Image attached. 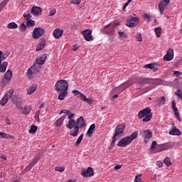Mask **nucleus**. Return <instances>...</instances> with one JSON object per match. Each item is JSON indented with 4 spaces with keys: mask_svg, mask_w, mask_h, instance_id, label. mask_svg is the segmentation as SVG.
<instances>
[{
    "mask_svg": "<svg viewBox=\"0 0 182 182\" xmlns=\"http://www.w3.org/2000/svg\"><path fill=\"white\" fill-rule=\"evenodd\" d=\"M139 133L137 131H136L131 135L122 138L117 144L118 147H126V146H129V144H130L133 140L137 139Z\"/></svg>",
    "mask_w": 182,
    "mask_h": 182,
    "instance_id": "nucleus-1",
    "label": "nucleus"
},
{
    "mask_svg": "<svg viewBox=\"0 0 182 182\" xmlns=\"http://www.w3.org/2000/svg\"><path fill=\"white\" fill-rule=\"evenodd\" d=\"M124 129H126V124H119L116 127L115 133L112 137L111 146H114L116 140H119V139L123 136V133H124Z\"/></svg>",
    "mask_w": 182,
    "mask_h": 182,
    "instance_id": "nucleus-2",
    "label": "nucleus"
},
{
    "mask_svg": "<svg viewBox=\"0 0 182 182\" xmlns=\"http://www.w3.org/2000/svg\"><path fill=\"white\" fill-rule=\"evenodd\" d=\"M156 80H159V85H167V82L161 80H159L157 78H149V77H139L138 78L139 83L140 86L143 87V86H146V85H155Z\"/></svg>",
    "mask_w": 182,
    "mask_h": 182,
    "instance_id": "nucleus-3",
    "label": "nucleus"
},
{
    "mask_svg": "<svg viewBox=\"0 0 182 182\" xmlns=\"http://www.w3.org/2000/svg\"><path fill=\"white\" fill-rule=\"evenodd\" d=\"M139 119H142V122H150L151 120V118L153 117V113H151V109L150 107H146L141 111H139L138 114Z\"/></svg>",
    "mask_w": 182,
    "mask_h": 182,
    "instance_id": "nucleus-4",
    "label": "nucleus"
},
{
    "mask_svg": "<svg viewBox=\"0 0 182 182\" xmlns=\"http://www.w3.org/2000/svg\"><path fill=\"white\" fill-rule=\"evenodd\" d=\"M69 89V82L66 80H60L55 85V90L57 92H64L66 93Z\"/></svg>",
    "mask_w": 182,
    "mask_h": 182,
    "instance_id": "nucleus-5",
    "label": "nucleus"
},
{
    "mask_svg": "<svg viewBox=\"0 0 182 182\" xmlns=\"http://www.w3.org/2000/svg\"><path fill=\"white\" fill-rule=\"evenodd\" d=\"M112 26L111 23L107 24L104 27L101 28V32L104 33V35H114V32H116V29L117 28H115L114 26Z\"/></svg>",
    "mask_w": 182,
    "mask_h": 182,
    "instance_id": "nucleus-6",
    "label": "nucleus"
},
{
    "mask_svg": "<svg viewBox=\"0 0 182 182\" xmlns=\"http://www.w3.org/2000/svg\"><path fill=\"white\" fill-rule=\"evenodd\" d=\"M43 33H45V29L41 27L35 28L33 31V39H39V38H41Z\"/></svg>",
    "mask_w": 182,
    "mask_h": 182,
    "instance_id": "nucleus-7",
    "label": "nucleus"
},
{
    "mask_svg": "<svg viewBox=\"0 0 182 182\" xmlns=\"http://www.w3.org/2000/svg\"><path fill=\"white\" fill-rule=\"evenodd\" d=\"M138 23H139V18L134 17L133 16H130L128 18L127 25L129 28H134L137 26Z\"/></svg>",
    "mask_w": 182,
    "mask_h": 182,
    "instance_id": "nucleus-8",
    "label": "nucleus"
},
{
    "mask_svg": "<svg viewBox=\"0 0 182 182\" xmlns=\"http://www.w3.org/2000/svg\"><path fill=\"white\" fill-rule=\"evenodd\" d=\"M172 147L173 146H171V144L170 143L158 145L154 153H160L161 151H164V150L171 149Z\"/></svg>",
    "mask_w": 182,
    "mask_h": 182,
    "instance_id": "nucleus-9",
    "label": "nucleus"
},
{
    "mask_svg": "<svg viewBox=\"0 0 182 182\" xmlns=\"http://www.w3.org/2000/svg\"><path fill=\"white\" fill-rule=\"evenodd\" d=\"M95 175V171H93V168L88 167L86 171L82 169L81 171V176L84 178L92 177V176Z\"/></svg>",
    "mask_w": 182,
    "mask_h": 182,
    "instance_id": "nucleus-10",
    "label": "nucleus"
},
{
    "mask_svg": "<svg viewBox=\"0 0 182 182\" xmlns=\"http://www.w3.org/2000/svg\"><path fill=\"white\" fill-rule=\"evenodd\" d=\"M82 33L85 41H93V36H92V30H89V29L84 30L82 31Z\"/></svg>",
    "mask_w": 182,
    "mask_h": 182,
    "instance_id": "nucleus-11",
    "label": "nucleus"
},
{
    "mask_svg": "<svg viewBox=\"0 0 182 182\" xmlns=\"http://www.w3.org/2000/svg\"><path fill=\"white\" fill-rule=\"evenodd\" d=\"M174 58V50L173 49L169 48L167 51L166 55L164 57V60L170 61Z\"/></svg>",
    "mask_w": 182,
    "mask_h": 182,
    "instance_id": "nucleus-12",
    "label": "nucleus"
},
{
    "mask_svg": "<svg viewBox=\"0 0 182 182\" xmlns=\"http://www.w3.org/2000/svg\"><path fill=\"white\" fill-rule=\"evenodd\" d=\"M77 127L82 129V127H85L86 126V123L85 122V118L83 117H80L76 121V125Z\"/></svg>",
    "mask_w": 182,
    "mask_h": 182,
    "instance_id": "nucleus-13",
    "label": "nucleus"
},
{
    "mask_svg": "<svg viewBox=\"0 0 182 182\" xmlns=\"http://www.w3.org/2000/svg\"><path fill=\"white\" fill-rule=\"evenodd\" d=\"M145 69H151L154 70H157L159 69V65L157 64V63H152L149 64H146L144 66Z\"/></svg>",
    "mask_w": 182,
    "mask_h": 182,
    "instance_id": "nucleus-14",
    "label": "nucleus"
},
{
    "mask_svg": "<svg viewBox=\"0 0 182 182\" xmlns=\"http://www.w3.org/2000/svg\"><path fill=\"white\" fill-rule=\"evenodd\" d=\"M41 13H42V9L38 6H33L31 11V14H32L33 15H35L36 16H38V15H39Z\"/></svg>",
    "mask_w": 182,
    "mask_h": 182,
    "instance_id": "nucleus-15",
    "label": "nucleus"
},
{
    "mask_svg": "<svg viewBox=\"0 0 182 182\" xmlns=\"http://www.w3.org/2000/svg\"><path fill=\"white\" fill-rule=\"evenodd\" d=\"M141 133L147 140H150L153 137V133L149 129L142 130Z\"/></svg>",
    "mask_w": 182,
    "mask_h": 182,
    "instance_id": "nucleus-16",
    "label": "nucleus"
},
{
    "mask_svg": "<svg viewBox=\"0 0 182 182\" xmlns=\"http://www.w3.org/2000/svg\"><path fill=\"white\" fill-rule=\"evenodd\" d=\"M62 35H63V30H62V29L56 28L53 31V36L56 39H59V38H60L62 36Z\"/></svg>",
    "mask_w": 182,
    "mask_h": 182,
    "instance_id": "nucleus-17",
    "label": "nucleus"
},
{
    "mask_svg": "<svg viewBox=\"0 0 182 182\" xmlns=\"http://www.w3.org/2000/svg\"><path fill=\"white\" fill-rule=\"evenodd\" d=\"M169 134H171V136H181V131H180V129H178L176 127H174L169 132Z\"/></svg>",
    "mask_w": 182,
    "mask_h": 182,
    "instance_id": "nucleus-18",
    "label": "nucleus"
},
{
    "mask_svg": "<svg viewBox=\"0 0 182 182\" xmlns=\"http://www.w3.org/2000/svg\"><path fill=\"white\" fill-rule=\"evenodd\" d=\"M47 54H43L40 58L36 59L38 65H43L46 60Z\"/></svg>",
    "mask_w": 182,
    "mask_h": 182,
    "instance_id": "nucleus-19",
    "label": "nucleus"
},
{
    "mask_svg": "<svg viewBox=\"0 0 182 182\" xmlns=\"http://www.w3.org/2000/svg\"><path fill=\"white\" fill-rule=\"evenodd\" d=\"M35 72H36V67L35 66H31L27 72V76L29 79H31V77H32L33 76V73H35Z\"/></svg>",
    "mask_w": 182,
    "mask_h": 182,
    "instance_id": "nucleus-20",
    "label": "nucleus"
},
{
    "mask_svg": "<svg viewBox=\"0 0 182 182\" xmlns=\"http://www.w3.org/2000/svg\"><path fill=\"white\" fill-rule=\"evenodd\" d=\"M95 129H96V125L95 124H92L90 126V127L87 132V137L92 136V134H93V132H95Z\"/></svg>",
    "mask_w": 182,
    "mask_h": 182,
    "instance_id": "nucleus-21",
    "label": "nucleus"
},
{
    "mask_svg": "<svg viewBox=\"0 0 182 182\" xmlns=\"http://www.w3.org/2000/svg\"><path fill=\"white\" fill-rule=\"evenodd\" d=\"M46 46V41L45 40L42 41L39 44H38L37 48L36 49V52H39L43 49Z\"/></svg>",
    "mask_w": 182,
    "mask_h": 182,
    "instance_id": "nucleus-22",
    "label": "nucleus"
},
{
    "mask_svg": "<svg viewBox=\"0 0 182 182\" xmlns=\"http://www.w3.org/2000/svg\"><path fill=\"white\" fill-rule=\"evenodd\" d=\"M65 117H66V115H64L55 121V124L56 127H59L62 126V123H63V122L65 121Z\"/></svg>",
    "mask_w": 182,
    "mask_h": 182,
    "instance_id": "nucleus-23",
    "label": "nucleus"
},
{
    "mask_svg": "<svg viewBox=\"0 0 182 182\" xmlns=\"http://www.w3.org/2000/svg\"><path fill=\"white\" fill-rule=\"evenodd\" d=\"M167 6V4L163 3L162 1H161L159 4V9L160 11V14L163 15L164 10L166 9V7Z\"/></svg>",
    "mask_w": 182,
    "mask_h": 182,
    "instance_id": "nucleus-24",
    "label": "nucleus"
},
{
    "mask_svg": "<svg viewBox=\"0 0 182 182\" xmlns=\"http://www.w3.org/2000/svg\"><path fill=\"white\" fill-rule=\"evenodd\" d=\"M79 127L75 126L73 131L70 132V136H73V137H76L79 134Z\"/></svg>",
    "mask_w": 182,
    "mask_h": 182,
    "instance_id": "nucleus-25",
    "label": "nucleus"
},
{
    "mask_svg": "<svg viewBox=\"0 0 182 182\" xmlns=\"http://www.w3.org/2000/svg\"><path fill=\"white\" fill-rule=\"evenodd\" d=\"M37 88L38 85H36V84H33L32 85H31L28 89V95H32V93H33Z\"/></svg>",
    "mask_w": 182,
    "mask_h": 182,
    "instance_id": "nucleus-26",
    "label": "nucleus"
},
{
    "mask_svg": "<svg viewBox=\"0 0 182 182\" xmlns=\"http://www.w3.org/2000/svg\"><path fill=\"white\" fill-rule=\"evenodd\" d=\"M9 99L11 98L9 97H7L6 95H5L0 101L1 106H5V105L8 103Z\"/></svg>",
    "mask_w": 182,
    "mask_h": 182,
    "instance_id": "nucleus-27",
    "label": "nucleus"
},
{
    "mask_svg": "<svg viewBox=\"0 0 182 182\" xmlns=\"http://www.w3.org/2000/svg\"><path fill=\"white\" fill-rule=\"evenodd\" d=\"M76 125V120L75 119H70L68 121V124H67V127L70 129H73L75 127Z\"/></svg>",
    "mask_w": 182,
    "mask_h": 182,
    "instance_id": "nucleus-28",
    "label": "nucleus"
},
{
    "mask_svg": "<svg viewBox=\"0 0 182 182\" xmlns=\"http://www.w3.org/2000/svg\"><path fill=\"white\" fill-rule=\"evenodd\" d=\"M6 68H8V62H4L2 64H0V73H4V72H6Z\"/></svg>",
    "mask_w": 182,
    "mask_h": 182,
    "instance_id": "nucleus-29",
    "label": "nucleus"
},
{
    "mask_svg": "<svg viewBox=\"0 0 182 182\" xmlns=\"http://www.w3.org/2000/svg\"><path fill=\"white\" fill-rule=\"evenodd\" d=\"M4 78L8 79L9 80H12V71L11 70H8L4 75Z\"/></svg>",
    "mask_w": 182,
    "mask_h": 182,
    "instance_id": "nucleus-30",
    "label": "nucleus"
},
{
    "mask_svg": "<svg viewBox=\"0 0 182 182\" xmlns=\"http://www.w3.org/2000/svg\"><path fill=\"white\" fill-rule=\"evenodd\" d=\"M60 94L58 95V100H65V97L68 96V91L65 92V91L59 92Z\"/></svg>",
    "mask_w": 182,
    "mask_h": 182,
    "instance_id": "nucleus-31",
    "label": "nucleus"
},
{
    "mask_svg": "<svg viewBox=\"0 0 182 182\" xmlns=\"http://www.w3.org/2000/svg\"><path fill=\"white\" fill-rule=\"evenodd\" d=\"M81 100H82V102H86V103H87L88 105H92V103H93V102L92 101V99H87V97H86L85 96V95L82 94L81 98Z\"/></svg>",
    "mask_w": 182,
    "mask_h": 182,
    "instance_id": "nucleus-32",
    "label": "nucleus"
},
{
    "mask_svg": "<svg viewBox=\"0 0 182 182\" xmlns=\"http://www.w3.org/2000/svg\"><path fill=\"white\" fill-rule=\"evenodd\" d=\"M117 33L119 39H122V38H127V34H126V33L124 31H122V30H118Z\"/></svg>",
    "mask_w": 182,
    "mask_h": 182,
    "instance_id": "nucleus-33",
    "label": "nucleus"
},
{
    "mask_svg": "<svg viewBox=\"0 0 182 182\" xmlns=\"http://www.w3.org/2000/svg\"><path fill=\"white\" fill-rule=\"evenodd\" d=\"M166 103V97H161L157 100L158 106H163Z\"/></svg>",
    "mask_w": 182,
    "mask_h": 182,
    "instance_id": "nucleus-34",
    "label": "nucleus"
},
{
    "mask_svg": "<svg viewBox=\"0 0 182 182\" xmlns=\"http://www.w3.org/2000/svg\"><path fill=\"white\" fill-rule=\"evenodd\" d=\"M8 29H16L18 28V24L15 22H11L7 25Z\"/></svg>",
    "mask_w": 182,
    "mask_h": 182,
    "instance_id": "nucleus-35",
    "label": "nucleus"
},
{
    "mask_svg": "<svg viewBox=\"0 0 182 182\" xmlns=\"http://www.w3.org/2000/svg\"><path fill=\"white\" fill-rule=\"evenodd\" d=\"M37 130H38V127L35 125H31V129L28 131V133H30L31 134H35Z\"/></svg>",
    "mask_w": 182,
    "mask_h": 182,
    "instance_id": "nucleus-36",
    "label": "nucleus"
},
{
    "mask_svg": "<svg viewBox=\"0 0 182 182\" xmlns=\"http://www.w3.org/2000/svg\"><path fill=\"white\" fill-rule=\"evenodd\" d=\"M154 32L158 38H160V36H161L162 30L161 27L156 28L154 29Z\"/></svg>",
    "mask_w": 182,
    "mask_h": 182,
    "instance_id": "nucleus-37",
    "label": "nucleus"
},
{
    "mask_svg": "<svg viewBox=\"0 0 182 182\" xmlns=\"http://www.w3.org/2000/svg\"><path fill=\"white\" fill-rule=\"evenodd\" d=\"M12 136L5 132H0V139H11Z\"/></svg>",
    "mask_w": 182,
    "mask_h": 182,
    "instance_id": "nucleus-38",
    "label": "nucleus"
},
{
    "mask_svg": "<svg viewBox=\"0 0 182 182\" xmlns=\"http://www.w3.org/2000/svg\"><path fill=\"white\" fill-rule=\"evenodd\" d=\"M82 140H83V134H82L77 139V141L75 143L74 146L77 147L80 143H82Z\"/></svg>",
    "mask_w": 182,
    "mask_h": 182,
    "instance_id": "nucleus-39",
    "label": "nucleus"
},
{
    "mask_svg": "<svg viewBox=\"0 0 182 182\" xmlns=\"http://www.w3.org/2000/svg\"><path fill=\"white\" fill-rule=\"evenodd\" d=\"M164 163L167 167H170V166H171V159H170L168 156H166L164 160Z\"/></svg>",
    "mask_w": 182,
    "mask_h": 182,
    "instance_id": "nucleus-40",
    "label": "nucleus"
},
{
    "mask_svg": "<svg viewBox=\"0 0 182 182\" xmlns=\"http://www.w3.org/2000/svg\"><path fill=\"white\" fill-rule=\"evenodd\" d=\"M9 82H11V80L4 77L3 80L1 82V85L6 86V85H9Z\"/></svg>",
    "mask_w": 182,
    "mask_h": 182,
    "instance_id": "nucleus-41",
    "label": "nucleus"
},
{
    "mask_svg": "<svg viewBox=\"0 0 182 182\" xmlns=\"http://www.w3.org/2000/svg\"><path fill=\"white\" fill-rule=\"evenodd\" d=\"M158 146L159 145L157 144V141H154L150 146V149L151 150H154V151H156V149L157 148Z\"/></svg>",
    "mask_w": 182,
    "mask_h": 182,
    "instance_id": "nucleus-42",
    "label": "nucleus"
},
{
    "mask_svg": "<svg viewBox=\"0 0 182 182\" xmlns=\"http://www.w3.org/2000/svg\"><path fill=\"white\" fill-rule=\"evenodd\" d=\"M31 110H32V108L31 107V106L25 107L23 110L24 114H28V113H31Z\"/></svg>",
    "mask_w": 182,
    "mask_h": 182,
    "instance_id": "nucleus-43",
    "label": "nucleus"
},
{
    "mask_svg": "<svg viewBox=\"0 0 182 182\" xmlns=\"http://www.w3.org/2000/svg\"><path fill=\"white\" fill-rule=\"evenodd\" d=\"M26 26L27 27L35 26V21H33L32 19L28 20V21L26 22Z\"/></svg>",
    "mask_w": 182,
    "mask_h": 182,
    "instance_id": "nucleus-44",
    "label": "nucleus"
},
{
    "mask_svg": "<svg viewBox=\"0 0 182 182\" xmlns=\"http://www.w3.org/2000/svg\"><path fill=\"white\" fill-rule=\"evenodd\" d=\"M73 93H74L75 96H77V97H80V99H81L83 95V94L78 90H73Z\"/></svg>",
    "mask_w": 182,
    "mask_h": 182,
    "instance_id": "nucleus-45",
    "label": "nucleus"
},
{
    "mask_svg": "<svg viewBox=\"0 0 182 182\" xmlns=\"http://www.w3.org/2000/svg\"><path fill=\"white\" fill-rule=\"evenodd\" d=\"M173 112L176 119H178L179 122H181V117H180V112H178V109H177L176 110H173Z\"/></svg>",
    "mask_w": 182,
    "mask_h": 182,
    "instance_id": "nucleus-46",
    "label": "nucleus"
},
{
    "mask_svg": "<svg viewBox=\"0 0 182 182\" xmlns=\"http://www.w3.org/2000/svg\"><path fill=\"white\" fill-rule=\"evenodd\" d=\"M14 92L15 91L14 90V89H10L8 91V92L6 94V95L11 99V97H12V95H14Z\"/></svg>",
    "mask_w": 182,
    "mask_h": 182,
    "instance_id": "nucleus-47",
    "label": "nucleus"
},
{
    "mask_svg": "<svg viewBox=\"0 0 182 182\" xmlns=\"http://www.w3.org/2000/svg\"><path fill=\"white\" fill-rule=\"evenodd\" d=\"M9 0H4L0 4V9L2 10L5 8L6 4H8Z\"/></svg>",
    "mask_w": 182,
    "mask_h": 182,
    "instance_id": "nucleus-48",
    "label": "nucleus"
},
{
    "mask_svg": "<svg viewBox=\"0 0 182 182\" xmlns=\"http://www.w3.org/2000/svg\"><path fill=\"white\" fill-rule=\"evenodd\" d=\"M33 167V166L30 163L27 167H26L24 168V172L25 173H28V171H29L30 170H32V168Z\"/></svg>",
    "mask_w": 182,
    "mask_h": 182,
    "instance_id": "nucleus-49",
    "label": "nucleus"
},
{
    "mask_svg": "<svg viewBox=\"0 0 182 182\" xmlns=\"http://www.w3.org/2000/svg\"><path fill=\"white\" fill-rule=\"evenodd\" d=\"M134 182H144L143 181H141V174L136 176Z\"/></svg>",
    "mask_w": 182,
    "mask_h": 182,
    "instance_id": "nucleus-50",
    "label": "nucleus"
},
{
    "mask_svg": "<svg viewBox=\"0 0 182 182\" xmlns=\"http://www.w3.org/2000/svg\"><path fill=\"white\" fill-rule=\"evenodd\" d=\"M175 95L178 96V99H181L182 100V92L181 90H177L176 92H175Z\"/></svg>",
    "mask_w": 182,
    "mask_h": 182,
    "instance_id": "nucleus-51",
    "label": "nucleus"
},
{
    "mask_svg": "<svg viewBox=\"0 0 182 182\" xmlns=\"http://www.w3.org/2000/svg\"><path fill=\"white\" fill-rule=\"evenodd\" d=\"M136 41H138L139 42H141L143 41V38L141 37V33H138L136 36Z\"/></svg>",
    "mask_w": 182,
    "mask_h": 182,
    "instance_id": "nucleus-52",
    "label": "nucleus"
},
{
    "mask_svg": "<svg viewBox=\"0 0 182 182\" xmlns=\"http://www.w3.org/2000/svg\"><path fill=\"white\" fill-rule=\"evenodd\" d=\"M23 16L25 18L26 21H29V19H31V18H32V15H31V14H24L23 15Z\"/></svg>",
    "mask_w": 182,
    "mask_h": 182,
    "instance_id": "nucleus-53",
    "label": "nucleus"
},
{
    "mask_svg": "<svg viewBox=\"0 0 182 182\" xmlns=\"http://www.w3.org/2000/svg\"><path fill=\"white\" fill-rule=\"evenodd\" d=\"M55 171H60V173H63V171H65V167L56 166Z\"/></svg>",
    "mask_w": 182,
    "mask_h": 182,
    "instance_id": "nucleus-54",
    "label": "nucleus"
},
{
    "mask_svg": "<svg viewBox=\"0 0 182 182\" xmlns=\"http://www.w3.org/2000/svg\"><path fill=\"white\" fill-rule=\"evenodd\" d=\"M144 18L146 19V22H150L151 20V16L147 14H144Z\"/></svg>",
    "mask_w": 182,
    "mask_h": 182,
    "instance_id": "nucleus-55",
    "label": "nucleus"
},
{
    "mask_svg": "<svg viewBox=\"0 0 182 182\" xmlns=\"http://www.w3.org/2000/svg\"><path fill=\"white\" fill-rule=\"evenodd\" d=\"M171 108H172L173 110H175V111H176L177 109H178V108H177V107L176 106V101H174V100L172 101Z\"/></svg>",
    "mask_w": 182,
    "mask_h": 182,
    "instance_id": "nucleus-56",
    "label": "nucleus"
},
{
    "mask_svg": "<svg viewBox=\"0 0 182 182\" xmlns=\"http://www.w3.org/2000/svg\"><path fill=\"white\" fill-rule=\"evenodd\" d=\"M38 161H39V158H34L33 159V161L31 162V164L33 165V166H35V164H36V163H38Z\"/></svg>",
    "mask_w": 182,
    "mask_h": 182,
    "instance_id": "nucleus-57",
    "label": "nucleus"
},
{
    "mask_svg": "<svg viewBox=\"0 0 182 182\" xmlns=\"http://www.w3.org/2000/svg\"><path fill=\"white\" fill-rule=\"evenodd\" d=\"M62 113H65L66 114H68V116H69V114H70V111L68 109H63L60 111V114H62Z\"/></svg>",
    "mask_w": 182,
    "mask_h": 182,
    "instance_id": "nucleus-58",
    "label": "nucleus"
},
{
    "mask_svg": "<svg viewBox=\"0 0 182 182\" xmlns=\"http://www.w3.org/2000/svg\"><path fill=\"white\" fill-rule=\"evenodd\" d=\"M132 2V0H128L124 5L123 6V11H124L126 9V8H127V6H129V4Z\"/></svg>",
    "mask_w": 182,
    "mask_h": 182,
    "instance_id": "nucleus-59",
    "label": "nucleus"
},
{
    "mask_svg": "<svg viewBox=\"0 0 182 182\" xmlns=\"http://www.w3.org/2000/svg\"><path fill=\"white\" fill-rule=\"evenodd\" d=\"M21 31H26V25L24 23H21L20 26Z\"/></svg>",
    "mask_w": 182,
    "mask_h": 182,
    "instance_id": "nucleus-60",
    "label": "nucleus"
},
{
    "mask_svg": "<svg viewBox=\"0 0 182 182\" xmlns=\"http://www.w3.org/2000/svg\"><path fill=\"white\" fill-rule=\"evenodd\" d=\"M11 55L9 52H6L4 54H2L1 58L5 60L6 58H8Z\"/></svg>",
    "mask_w": 182,
    "mask_h": 182,
    "instance_id": "nucleus-61",
    "label": "nucleus"
},
{
    "mask_svg": "<svg viewBox=\"0 0 182 182\" xmlns=\"http://www.w3.org/2000/svg\"><path fill=\"white\" fill-rule=\"evenodd\" d=\"M81 0H71L72 4L74 5H79L80 4Z\"/></svg>",
    "mask_w": 182,
    "mask_h": 182,
    "instance_id": "nucleus-62",
    "label": "nucleus"
},
{
    "mask_svg": "<svg viewBox=\"0 0 182 182\" xmlns=\"http://www.w3.org/2000/svg\"><path fill=\"white\" fill-rule=\"evenodd\" d=\"M56 14V10L55 9H51L49 12L50 16H53Z\"/></svg>",
    "mask_w": 182,
    "mask_h": 182,
    "instance_id": "nucleus-63",
    "label": "nucleus"
},
{
    "mask_svg": "<svg viewBox=\"0 0 182 182\" xmlns=\"http://www.w3.org/2000/svg\"><path fill=\"white\" fill-rule=\"evenodd\" d=\"M156 165L158 166V167H163V162L160 161H157Z\"/></svg>",
    "mask_w": 182,
    "mask_h": 182,
    "instance_id": "nucleus-64",
    "label": "nucleus"
}]
</instances>
